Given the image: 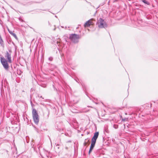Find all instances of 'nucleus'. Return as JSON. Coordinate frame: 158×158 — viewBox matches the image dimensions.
Masks as SVG:
<instances>
[{"mask_svg":"<svg viewBox=\"0 0 158 158\" xmlns=\"http://www.w3.org/2000/svg\"><path fill=\"white\" fill-rule=\"evenodd\" d=\"M126 118H125V119H124L123 120H124V121H125V120H126Z\"/></svg>","mask_w":158,"mask_h":158,"instance_id":"obj_20","label":"nucleus"},{"mask_svg":"<svg viewBox=\"0 0 158 158\" xmlns=\"http://www.w3.org/2000/svg\"><path fill=\"white\" fill-rule=\"evenodd\" d=\"M11 51L9 50V51L6 52L5 57L7 59L9 63H11L12 60L11 59Z\"/></svg>","mask_w":158,"mask_h":158,"instance_id":"obj_5","label":"nucleus"},{"mask_svg":"<svg viewBox=\"0 0 158 158\" xmlns=\"http://www.w3.org/2000/svg\"><path fill=\"white\" fill-rule=\"evenodd\" d=\"M95 144L91 143L90 147L89 150V154L93 150V149L94 148V147Z\"/></svg>","mask_w":158,"mask_h":158,"instance_id":"obj_7","label":"nucleus"},{"mask_svg":"<svg viewBox=\"0 0 158 158\" xmlns=\"http://www.w3.org/2000/svg\"><path fill=\"white\" fill-rule=\"evenodd\" d=\"M142 1L143 2H144L145 4H146L148 5L149 4V3L146 0H143Z\"/></svg>","mask_w":158,"mask_h":158,"instance_id":"obj_10","label":"nucleus"},{"mask_svg":"<svg viewBox=\"0 0 158 158\" xmlns=\"http://www.w3.org/2000/svg\"><path fill=\"white\" fill-rule=\"evenodd\" d=\"M126 118H125V119H124L123 120H124V121H125V120H126Z\"/></svg>","mask_w":158,"mask_h":158,"instance_id":"obj_21","label":"nucleus"},{"mask_svg":"<svg viewBox=\"0 0 158 158\" xmlns=\"http://www.w3.org/2000/svg\"><path fill=\"white\" fill-rule=\"evenodd\" d=\"M55 144L56 145V146H59L60 145V144L59 143H58L56 144V143Z\"/></svg>","mask_w":158,"mask_h":158,"instance_id":"obj_14","label":"nucleus"},{"mask_svg":"<svg viewBox=\"0 0 158 158\" xmlns=\"http://www.w3.org/2000/svg\"><path fill=\"white\" fill-rule=\"evenodd\" d=\"M49 60H52V58L50 57V58H49Z\"/></svg>","mask_w":158,"mask_h":158,"instance_id":"obj_15","label":"nucleus"},{"mask_svg":"<svg viewBox=\"0 0 158 158\" xmlns=\"http://www.w3.org/2000/svg\"><path fill=\"white\" fill-rule=\"evenodd\" d=\"M96 139H97L93 137L92 139L91 143L95 144Z\"/></svg>","mask_w":158,"mask_h":158,"instance_id":"obj_9","label":"nucleus"},{"mask_svg":"<svg viewBox=\"0 0 158 158\" xmlns=\"http://www.w3.org/2000/svg\"><path fill=\"white\" fill-rule=\"evenodd\" d=\"M32 114L33 118L35 123L36 124H38L39 122V118L37 112L34 108L32 109Z\"/></svg>","mask_w":158,"mask_h":158,"instance_id":"obj_1","label":"nucleus"},{"mask_svg":"<svg viewBox=\"0 0 158 158\" xmlns=\"http://www.w3.org/2000/svg\"><path fill=\"white\" fill-rule=\"evenodd\" d=\"M98 135H99L98 132H95L94 134V135L93 138H94L95 139H97L98 137Z\"/></svg>","mask_w":158,"mask_h":158,"instance_id":"obj_8","label":"nucleus"},{"mask_svg":"<svg viewBox=\"0 0 158 158\" xmlns=\"http://www.w3.org/2000/svg\"><path fill=\"white\" fill-rule=\"evenodd\" d=\"M58 148H59V147H58Z\"/></svg>","mask_w":158,"mask_h":158,"instance_id":"obj_23","label":"nucleus"},{"mask_svg":"<svg viewBox=\"0 0 158 158\" xmlns=\"http://www.w3.org/2000/svg\"><path fill=\"white\" fill-rule=\"evenodd\" d=\"M86 143L85 142V143H84V145H86Z\"/></svg>","mask_w":158,"mask_h":158,"instance_id":"obj_17","label":"nucleus"},{"mask_svg":"<svg viewBox=\"0 0 158 158\" xmlns=\"http://www.w3.org/2000/svg\"><path fill=\"white\" fill-rule=\"evenodd\" d=\"M19 20L21 22H23L24 21L23 19H22V18L21 17L19 18Z\"/></svg>","mask_w":158,"mask_h":158,"instance_id":"obj_12","label":"nucleus"},{"mask_svg":"<svg viewBox=\"0 0 158 158\" xmlns=\"http://www.w3.org/2000/svg\"><path fill=\"white\" fill-rule=\"evenodd\" d=\"M80 38L79 35L76 34H71L69 36L70 40L73 43H77L78 42V40Z\"/></svg>","mask_w":158,"mask_h":158,"instance_id":"obj_2","label":"nucleus"},{"mask_svg":"<svg viewBox=\"0 0 158 158\" xmlns=\"http://www.w3.org/2000/svg\"><path fill=\"white\" fill-rule=\"evenodd\" d=\"M99 28H105L107 27V25L104 20L101 18H100L97 23Z\"/></svg>","mask_w":158,"mask_h":158,"instance_id":"obj_4","label":"nucleus"},{"mask_svg":"<svg viewBox=\"0 0 158 158\" xmlns=\"http://www.w3.org/2000/svg\"><path fill=\"white\" fill-rule=\"evenodd\" d=\"M114 126H114V128H117L116 127H115Z\"/></svg>","mask_w":158,"mask_h":158,"instance_id":"obj_19","label":"nucleus"},{"mask_svg":"<svg viewBox=\"0 0 158 158\" xmlns=\"http://www.w3.org/2000/svg\"><path fill=\"white\" fill-rule=\"evenodd\" d=\"M114 126H114V128H117L116 127H115Z\"/></svg>","mask_w":158,"mask_h":158,"instance_id":"obj_18","label":"nucleus"},{"mask_svg":"<svg viewBox=\"0 0 158 158\" xmlns=\"http://www.w3.org/2000/svg\"><path fill=\"white\" fill-rule=\"evenodd\" d=\"M92 20V19H90L87 21L84 25V27H89L92 25L93 24Z\"/></svg>","mask_w":158,"mask_h":158,"instance_id":"obj_6","label":"nucleus"},{"mask_svg":"<svg viewBox=\"0 0 158 158\" xmlns=\"http://www.w3.org/2000/svg\"><path fill=\"white\" fill-rule=\"evenodd\" d=\"M57 140H58V141H59L60 142V139H57Z\"/></svg>","mask_w":158,"mask_h":158,"instance_id":"obj_16","label":"nucleus"},{"mask_svg":"<svg viewBox=\"0 0 158 158\" xmlns=\"http://www.w3.org/2000/svg\"><path fill=\"white\" fill-rule=\"evenodd\" d=\"M40 98H42V96H41V97H40ZM43 98V99L44 98Z\"/></svg>","mask_w":158,"mask_h":158,"instance_id":"obj_22","label":"nucleus"},{"mask_svg":"<svg viewBox=\"0 0 158 158\" xmlns=\"http://www.w3.org/2000/svg\"><path fill=\"white\" fill-rule=\"evenodd\" d=\"M8 31L9 32V33L12 35V34L13 33V32H12L11 31H10L9 30V29H8Z\"/></svg>","mask_w":158,"mask_h":158,"instance_id":"obj_13","label":"nucleus"},{"mask_svg":"<svg viewBox=\"0 0 158 158\" xmlns=\"http://www.w3.org/2000/svg\"><path fill=\"white\" fill-rule=\"evenodd\" d=\"M14 37H15V38H17V37L16 36V35L15 34L13 33L12 35Z\"/></svg>","mask_w":158,"mask_h":158,"instance_id":"obj_11","label":"nucleus"},{"mask_svg":"<svg viewBox=\"0 0 158 158\" xmlns=\"http://www.w3.org/2000/svg\"><path fill=\"white\" fill-rule=\"evenodd\" d=\"M1 62L2 65L4 68L6 70H8L9 69V65L7 61L4 57H1L0 58Z\"/></svg>","mask_w":158,"mask_h":158,"instance_id":"obj_3","label":"nucleus"}]
</instances>
